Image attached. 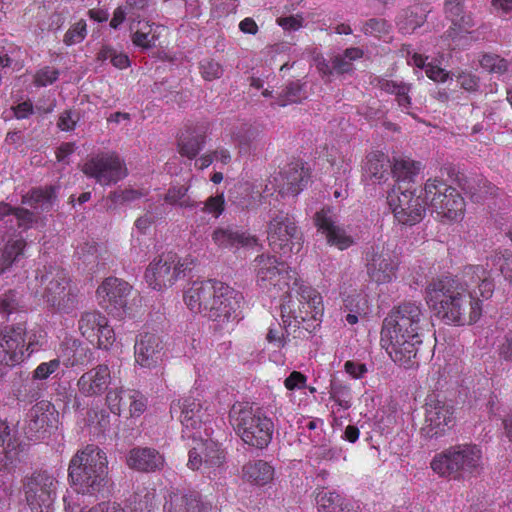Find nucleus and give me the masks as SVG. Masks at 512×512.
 Masks as SVG:
<instances>
[{
  "label": "nucleus",
  "instance_id": "2",
  "mask_svg": "<svg viewBox=\"0 0 512 512\" xmlns=\"http://www.w3.org/2000/svg\"><path fill=\"white\" fill-rule=\"evenodd\" d=\"M425 301L434 315L448 325H470L482 315V300L457 276L433 278L425 288Z\"/></svg>",
  "mask_w": 512,
  "mask_h": 512
},
{
  "label": "nucleus",
  "instance_id": "63",
  "mask_svg": "<svg viewBox=\"0 0 512 512\" xmlns=\"http://www.w3.org/2000/svg\"><path fill=\"white\" fill-rule=\"evenodd\" d=\"M79 121V115L78 113L72 111V110H65L63 111L57 121V127L61 131H72L75 129L77 122Z\"/></svg>",
  "mask_w": 512,
  "mask_h": 512
},
{
  "label": "nucleus",
  "instance_id": "51",
  "mask_svg": "<svg viewBox=\"0 0 512 512\" xmlns=\"http://www.w3.org/2000/svg\"><path fill=\"white\" fill-rule=\"evenodd\" d=\"M127 390L123 389H114L108 391L106 395V403L110 412L116 416H120L121 413L126 412L127 406V398H126Z\"/></svg>",
  "mask_w": 512,
  "mask_h": 512
},
{
  "label": "nucleus",
  "instance_id": "19",
  "mask_svg": "<svg viewBox=\"0 0 512 512\" xmlns=\"http://www.w3.org/2000/svg\"><path fill=\"white\" fill-rule=\"evenodd\" d=\"M78 329L84 338L99 349L108 350L116 340L107 317L98 311L84 312L78 320Z\"/></svg>",
  "mask_w": 512,
  "mask_h": 512
},
{
  "label": "nucleus",
  "instance_id": "39",
  "mask_svg": "<svg viewBox=\"0 0 512 512\" xmlns=\"http://www.w3.org/2000/svg\"><path fill=\"white\" fill-rule=\"evenodd\" d=\"M56 199V188L52 185L31 189L22 198V203L31 207H40L43 211H49Z\"/></svg>",
  "mask_w": 512,
  "mask_h": 512
},
{
  "label": "nucleus",
  "instance_id": "11",
  "mask_svg": "<svg viewBox=\"0 0 512 512\" xmlns=\"http://www.w3.org/2000/svg\"><path fill=\"white\" fill-rule=\"evenodd\" d=\"M27 328L24 322L6 325L0 330V377L22 363L36 350V341L30 337L26 343Z\"/></svg>",
  "mask_w": 512,
  "mask_h": 512
},
{
  "label": "nucleus",
  "instance_id": "4",
  "mask_svg": "<svg viewBox=\"0 0 512 512\" xmlns=\"http://www.w3.org/2000/svg\"><path fill=\"white\" fill-rule=\"evenodd\" d=\"M107 475L106 454L93 444L79 450L69 463L68 476L78 493L94 494L100 491Z\"/></svg>",
  "mask_w": 512,
  "mask_h": 512
},
{
  "label": "nucleus",
  "instance_id": "40",
  "mask_svg": "<svg viewBox=\"0 0 512 512\" xmlns=\"http://www.w3.org/2000/svg\"><path fill=\"white\" fill-rule=\"evenodd\" d=\"M454 418H422L420 435L428 440L446 435L455 425Z\"/></svg>",
  "mask_w": 512,
  "mask_h": 512
},
{
  "label": "nucleus",
  "instance_id": "64",
  "mask_svg": "<svg viewBox=\"0 0 512 512\" xmlns=\"http://www.w3.org/2000/svg\"><path fill=\"white\" fill-rule=\"evenodd\" d=\"M366 303V299L357 292L350 294L343 299L344 308L349 312L360 313L361 311H364Z\"/></svg>",
  "mask_w": 512,
  "mask_h": 512
},
{
  "label": "nucleus",
  "instance_id": "56",
  "mask_svg": "<svg viewBox=\"0 0 512 512\" xmlns=\"http://www.w3.org/2000/svg\"><path fill=\"white\" fill-rule=\"evenodd\" d=\"M87 35V25L85 20L81 19L73 24L65 33L63 42L67 46H72L82 42Z\"/></svg>",
  "mask_w": 512,
  "mask_h": 512
},
{
  "label": "nucleus",
  "instance_id": "52",
  "mask_svg": "<svg viewBox=\"0 0 512 512\" xmlns=\"http://www.w3.org/2000/svg\"><path fill=\"white\" fill-rule=\"evenodd\" d=\"M47 418H24L23 430L28 439L44 438L47 433Z\"/></svg>",
  "mask_w": 512,
  "mask_h": 512
},
{
  "label": "nucleus",
  "instance_id": "7",
  "mask_svg": "<svg viewBox=\"0 0 512 512\" xmlns=\"http://www.w3.org/2000/svg\"><path fill=\"white\" fill-rule=\"evenodd\" d=\"M41 291H37L46 302L60 312L69 313L77 304V295L70 288L67 271L59 266H44L36 273Z\"/></svg>",
  "mask_w": 512,
  "mask_h": 512
},
{
  "label": "nucleus",
  "instance_id": "33",
  "mask_svg": "<svg viewBox=\"0 0 512 512\" xmlns=\"http://www.w3.org/2000/svg\"><path fill=\"white\" fill-rule=\"evenodd\" d=\"M243 478L251 484L264 486L274 478V468L266 461L256 460L242 467Z\"/></svg>",
  "mask_w": 512,
  "mask_h": 512
},
{
  "label": "nucleus",
  "instance_id": "25",
  "mask_svg": "<svg viewBox=\"0 0 512 512\" xmlns=\"http://www.w3.org/2000/svg\"><path fill=\"white\" fill-rule=\"evenodd\" d=\"M279 192L283 195L297 196L308 184L309 170L300 162H291L280 172Z\"/></svg>",
  "mask_w": 512,
  "mask_h": 512
},
{
  "label": "nucleus",
  "instance_id": "27",
  "mask_svg": "<svg viewBox=\"0 0 512 512\" xmlns=\"http://www.w3.org/2000/svg\"><path fill=\"white\" fill-rule=\"evenodd\" d=\"M213 243L221 249H233L239 247H253L258 239L246 231L236 230L231 227H218L212 233Z\"/></svg>",
  "mask_w": 512,
  "mask_h": 512
},
{
  "label": "nucleus",
  "instance_id": "41",
  "mask_svg": "<svg viewBox=\"0 0 512 512\" xmlns=\"http://www.w3.org/2000/svg\"><path fill=\"white\" fill-rule=\"evenodd\" d=\"M427 16L418 13L413 8H406L399 12L395 23L398 30L403 35L412 34L417 28L426 22Z\"/></svg>",
  "mask_w": 512,
  "mask_h": 512
},
{
  "label": "nucleus",
  "instance_id": "6",
  "mask_svg": "<svg viewBox=\"0 0 512 512\" xmlns=\"http://www.w3.org/2000/svg\"><path fill=\"white\" fill-rule=\"evenodd\" d=\"M290 289H296L297 298L294 300L289 294V299L282 304L284 325L299 327L306 321H320L324 312L321 294L315 288L305 285L301 279H298V285H292Z\"/></svg>",
  "mask_w": 512,
  "mask_h": 512
},
{
  "label": "nucleus",
  "instance_id": "61",
  "mask_svg": "<svg viewBox=\"0 0 512 512\" xmlns=\"http://www.w3.org/2000/svg\"><path fill=\"white\" fill-rule=\"evenodd\" d=\"M144 196V194L135 189H124L120 191H113L110 193L109 198L116 204H123L135 201Z\"/></svg>",
  "mask_w": 512,
  "mask_h": 512
},
{
  "label": "nucleus",
  "instance_id": "10",
  "mask_svg": "<svg viewBox=\"0 0 512 512\" xmlns=\"http://www.w3.org/2000/svg\"><path fill=\"white\" fill-rule=\"evenodd\" d=\"M253 267L256 283L263 290L288 294L292 285H298L297 272L274 255H258Z\"/></svg>",
  "mask_w": 512,
  "mask_h": 512
},
{
  "label": "nucleus",
  "instance_id": "50",
  "mask_svg": "<svg viewBox=\"0 0 512 512\" xmlns=\"http://www.w3.org/2000/svg\"><path fill=\"white\" fill-rule=\"evenodd\" d=\"M26 247V241L21 237L15 240H9L3 250H1V255L3 256V263L7 265L9 268L21 255H23L24 249Z\"/></svg>",
  "mask_w": 512,
  "mask_h": 512
},
{
  "label": "nucleus",
  "instance_id": "20",
  "mask_svg": "<svg viewBox=\"0 0 512 512\" xmlns=\"http://www.w3.org/2000/svg\"><path fill=\"white\" fill-rule=\"evenodd\" d=\"M231 422L242 440L253 447H266L272 438L271 418H232Z\"/></svg>",
  "mask_w": 512,
  "mask_h": 512
},
{
  "label": "nucleus",
  "instance_id": "49",
  "mask_svg": "<svg viewBox=\"0 0 512 512\" xmlns=\"http://www.w3.org/2000/svg\"><path fill=\"white\" fill-rule=\"evenodd\" d=\"M330 398L340 407L348 409L352 404V390L350 385L341 381H332L330 386Z\"/></svg>",
  "mask_w": 512,
  "mask_h": 512
},
{
  "label": "nucleus",
  "instance_id": "3",
  "mask_svg": "<svg viewBox=\"0 0 512 512\" xmlns=\"http://www.w3.org/2000/svg\"><path fill=\"white\" fill-rule=\"evenodd\" d=\"M183 300L191 312L225 323L236 317L243 296L221 281L208 279L193 282L184 292Z\"/></svg>",
  "mask_w": 512,
  "mask_h": 512
},
{
  "label": "nucleus",
  "instance_id": "28",
  "mask_svg": "<svg viewBox=\"0 0 512 512\" xmlns=\"http://www.w3.org/2000/svg\"><path fill=\"white\" fill-rule=\"evenodd\" d=\"M460 281L472 291L471 286H477L479 298L487 300L492 297L494 292V283L489 276V272L482 265H466L462 270Z\"/></svg>",
  "mask_w": 512,
  "mask_h": 512
},
{
  "label": "nucleus",
  "instance_id": "58",
  "mask_svg": "<svg viewBox=\"0 0 512 512\" xmlns=\"http://www.w3.org/2000/svg\"><path fill=\"white\" fill-rule=\"evenodd\" d=\"M287 327V325H285ZM289 333L287 328L281 327L280 324L272 325L269 327L266 334V340L277 349H281L286 346L288 342Z\"/></svg>",
  "mask_w": 512,
  "mask_h": 512
},
{
  "label": "nucleus",
  "instance_id": "34",
  "mask_svg": "<svg viewBox=\"0 0 512 512\" xmlns=\"http://www.w3.org/2000/svg\"><path fill=\"white\" fill-rule=\"evenodd\" d=\"M315 502L318 512H353L351 504L334 491L319 490Z\"/></svg>",
  "mask_w": 512,
  "mask_h": 512
},
{
  "label": "nucleus",
  "instance_id": "35",
  "mask_svg": "<svg viewBox=\"0 0 512 512\" xmlns=\"http://www.w3.org/2000/svg\"><path fill=\"white\" fill-rule=\"evenodd\" d=\"M365 173L374 181H385L391 171V164L388 156L383 152L376 151L367 155L364 166Z\"/></svg>",
  "mask_w": 512,
  "mask_h": 512
},
{
  "label": "nucleus",
  "instance_id": "32",
  "mask_svg": "<svg viewBox=\"0 0 512 512\" xmlns=\"http://www.w3.org/2000/svg\"><path fill=\"white\" fill-rule=\"evenodd\" d=\"M205 142L206 132L203 128L187 127L178 138V152L181 156L192 160L203 149Z\"/></svg>",
  "mask_w": 512,
  "mask_h": 512
},
{
  "label": "nucleus",
  "instance_id": "1",
  "mask_svg": "<svg viewBox=\"0 0 512 512\" xmlns=\"http://www.w3.org/2000/svg\"><path fill=\"white\" fill-rule=\"evenodd\" d=\"M428 325L420 303L406 301L392 308L384 318L380 343L399 366H418L417 355L422 344V331Z\"/></svg>",
  "mask_w": 512,
  "mask_h": 512
},
{
  "label": "nucleus",
  "instance_id": "14",
  "mask_svg": "<svg viewBox=\"0 0 512 512\" xmlns=\"http://www.w3.org/2000/svg\"><path fill=\"white\" fill-rule=\"evenodd\" d=\"M387 203L395 220L401 225L413 226L422 221L426 213V201L415 190L393 187L387 195Z\"/></svg>",
  "mask_w": 512,
  "mask_h": 512
},
{
  "label": "nucleus",
  "instance_id": "36",
  "mask_svg": "<svg viewBox=\"0 0 512 512\" xmlns=\"http://www.w3.org/2000/svg\"><path fill=\"white\" fill-rule=\"evenodd\" d=\"M234 137L240 152L250 153L262 146L263 131L258 126L243 124Z\"/></svg>",
  "mask_w": 512,
  "mask_h": 512
},
{
  "label": "nucleus",
  "instance_id": "60",
  "mask_svg": "<svg viewBox=\"0 0 512 512\" xmlns=\"http://www.w3.org/2000/svg\"><path fill=\"white\" fill-rule=\"evenodd\" d=\"M182 425L184 437L192 438L194 442L203 439L200 432L203 422L200 418H184Z\"/></svg>",
  "mask_w": 512,
  "mask_h": 512
},
{
  "label": "nucleus",
  "instance_id": "9",
  "mask_svg": "<svg viewBox=\"0 0 512 512\" xmlns=\"http://www.w3.org/2000/svg\"><path fill=\"white\" fill-rule=\"evenodd\" d=\"M192 258H181L176 252L162 253L145 270L144 278L150 288L156 291L172 287L180 278L191 271Z\"/></svg>",
  "mask_w": 512,
  "mask_h": 512
},
{
  "label": "nucleus",
  "instance_id": "47",
  "mask_svg": "<svg viewBox=\"0 0 512 512\" xmlns=\"http://www.w3.org/2000/svg\"><path fill=\"white\" fill-rule=\"evenodd\" d=\"M392 25L384 18H370L366 20L361 31L367 36L381 39L391 33Z\"/></svg>",
  "mask_w": 512,
  "mask_h": 512
},
{
  "label": "nucleus",
  "instance_id": "48",
  "mask_svg": "<svg viewBox=\"0 0 512 512\" xmlns=\"http://www.w3.org/2000/svg\"><path fill=\"white\" fill-rule=\"evenodd\" d=\"M99 61L109 60L111 64L118 69H126L130 66V59L127 54L117 51L115 48L104 45L97 54Z\"/></svg>",
  "mask_w": 512,
  "mask_h": 512
},
{
  "label": "nucleus",
  "instance_id": "37",
  "mask_svg": "<svg viewBox=\"0 0 512 512\" xmlns=\"http://www.w3.org/2000/svg\"><path fill=\"white\" fill-rule=\"evenodd\" d=\"M160 26H156L154 23L149 21H138V27L134 30V25L131 24L130 30L132 31L131 40L136 47L142 49H150L156 46V42L159 39L157 29Z\"/></svg>",
  "mask_w": 512,
  "mask_h": 512
},
{
  "label": "nucleus",
  "instance_id": "5",
  "mask_svg": "<svg viewBox=\"0 0 512 512\" xmlns=\"http://www.w3.org/2000/svg\"><path fill=\"white\" fill-rule=\"evenodd\" d=\"M423 191L427 206L440 221L453 222L463 218L465 200L455 187L435 177L426 180Z\"/></svg>",
  "mask_w": 512,
  "mask_h": 512
},
{
  "label": "nucleus",
  "instance_id": "38",
  "mask_svg": "<svg viewBox=\"0 0 512 512\" xmlns=\"http://www.w3.org/2000/svg\"><path fill=\"white\" fill-rule=\"evenodd\" d=\"M423 409L425 416H451L455 411V405L444 394L431 392L425 398Z\"/></svg>",
  "mask_w": 512,
  "mask_h": 512
},
{
  "label": "nucleus",
  "instance_id": "26",
  "mask_svg": "<svg viewBox=\"0 0 512 512\" xmlns=\"http://www.w3.org/2000/svg\"><path fill=\"white\" fill-rule=\"evenodd\" d=\"M314 222L318 230L326 237L327 243L337 247L339 250H346L354 244L353 238L348 235L344 228L335 225L324 209L316 212Z\"/></svg>",
  "mask_w": 512,
  "mask_h": 512
},
{
  "label": "nucleus",
  "instance_id": "21",
  "mask_svg": "<svg viewBox=\"0 0 512 512\" xmlns=\"http://www.w3.org/2000/svg\"><path fill=\"white\" fill-rule=\"evenodd\" d=\"M11 420L0 418V444L3 447L0 452V465L5 469L15 467L20 462V453L23 451V445L18 439L19 431L16 429L20 421H15V418Z\"/></svg>",
  "mask_w": 512,
  "mask_h": 512
},
{
  "label": "nucleus",
  "instance_id": "55",
  "mask_svg": "<svg viewBox=\"0 0 512 512\" xmlns=\"http://www.w3.org/2000/svg\"><path fill=\"white\" fill-rule=\"evenodd\" d=\"M199 70L201 76L206 81H213L215 79H219L224 72L222 65L212 58H205L201 60L199 62Z\"/></svg>",
  "mask_w": 512,
  "mask_h": 512
},
{
  "label": "nucleus",
  "instance_id": "8",
  "mask_svg": "<svg viewBox=\"0 0 512 512\" xmlns=\"http://www.w3.org/2000/svg\"><path fill=\"white\" fill-rule=\"evenodd\" d=\"M481 457L476 445H455L436 454L430 466L441 477L460 479L463 473H472L480 466Z\"/></svg>",
  "mask_w": 512,
  "mask_h": 512
},
{
  "label": "nucleus",
  "instance_id": "15",
  "mask_svg": "<svg viewBox=\"0 0 512 512\" xmlns=\"http://www.w3.org/2000/svg\"><path fill=\"white\" fill-rule=\"evenodd\" d=\"M133 287L125 280L107 277L98 286V304L110 315L122 318L131 311L130 300Z\"/></svg>",
  "mask_w": 512,
  "mask_h": 512
},
{
  "label": "nucleus",
  "instance_id": "30",
  "mask_svg": "<svg viewBox=\"0 0 512 512\" xmlns=\"http://www.w3.org/2000/svg\"><path fill=\"white\" fill-rule=\"evenodd\" d=\"M163 512H205L197 492H172L163 506Z\"/></svg>",
  "mask_w": 512,
  "mask_h": 512
},
{
  "label": "nucleus",
  "instance_id": "59",
  "mask_svg": "<svg viewBox=\"0 0 512 512\" xmlns=\"http://www.w3.org/2000/svg\"><path fill=\"white\" fill-rule=\"evenodd\" d=\"M202 212L212 215L214 218H219L225 210L224 194L220 193L215 196H210L203 203Z\"/></svg>",
  "mask_w": 512,
  "mask_h": 512
},
{
  "label": "nucleus",
  "instance_id": "54",
  "mask_svg": "<svg viewBox=\"0 0 512 512\" xmlns=\"http://www.w3.org/2000/svg\"><path fill=\"white\" fill-rule=\"evenodd\" d=\"M126 398V411L129 412L130 416H134L135 414L140 415L146 411L147 399L140 391L127 390Z\"/></svg>",
  "mask_w": 512,
  "mask_h": 512
},
{
  "label": "nucleus",
  "instance_id": "23",
  "mask_svg": "<svg viewBox=\"0 0 512 512\" xmlns=\"http://www.w3.org/2000/svg\"><path fill=\"white\" fill-rule=\"evenodd\" d=\"M164 345L154 333H141L134 345L135 361L142 367H153L161 359Z\"/></svg>",
  "mask_w": 512,
  "mask_h": 512
},
{
  "label": "nucleus",
  "instance_id": "24",
  "mask_svg": "<svg viewBox=\"0 0 512 512\" xmlns=\"http://www.w3.org/2000/svg\"><path fill=\"white\" fill-rule=\"evenodd\" d=\"M371 84L387 94L394 95L399 108L413 118H416L413 113L408 111L412 106V98L410 96L412 90L411 83L387 76H375L371 80Z\"/></svg>",
  "mask_w": 512,
  "mask_h": 512
},
{
  "label": "nucleus",
  "instance_id": "18",
  "mask_svg": "<svg viewBox=\"0 0 512 512\" xmlns=\"http://www.w3.org/2000/svg\"><path fill=\"white\" fill-rule=\"evenodd\" d=\"M226 455L220 444L211 438L195 441L188 452L187 467L192 471L210 475L221 468Z\"/></svg>",
  "mask_w": 512,
  "mask_h": 512
},
{
  "label": "nucleus",
  "instance_id": "42",
  "mask_svg": "<svg viewBox=\"0 0 512 512\" xmlns=\"http://www.w3.org/2000/svg\"><path fill=\"white\" fill-rule=\"evenodd\" d=\"M190 186L187 185H173L167 190L164 201L173 206H178L184 209H194L200 205V202L195 201L188 195Z\"/></svg>",
  "mask_w": 512,
  "mask_h": 512
},
{
  "label": "nucleus",
  "instance_id": "53",
  "mask_svg": "<svg viewBox=\"0 0 512 512\" xmlns=\"http://www.w3.org/2000/svg\"><path fill=\"white\" fill-rule=\"evenodd\" d=\"M452 26L446 31V34L451 39L460 37L462 33H468L474 26V20L471 14L462 13L456 19L451 21Z\"/></svg>",
  "mask_w": 512,
  "mask_h": 512
},
{
  "label": "nucleus",
  "instance_id": "17",
  "mask_svg": "<svg viewBox=\"0 0 512 512\" xmlns=\"http://www.w3.org/2000/svg\"><path fill=\"white\" fill-rule=\"evenodd\" d=\"M58 482L47 472H34L23 479L26 501L32 512H54Z\"/></svg>",
  "mask_w": 512,
  "mask_h": 512
},
{
  "label": "nucleus",
  "instance_id": "16",
  "mask_svg": "<svg viewBox=\"0 0 512 512\" xmlns=\"http://www.w3.org/2000/svg\"><path fill=\"white\" fill-rule=\"evenodd\" d=\"M365 267L369 279L378 284H388L396 278L400 258L385 244L372 245L365 252Z\"/></svg>",
  "mask_w": 512,
  "mask_h": 512
},
{
  "label": "nucleus",
  "instance_id": "44",
  "mask_svg": "<svg viewBox=\"0 0 512 512\" xmlns=\"http://www.w3.org/2000/svg\"><path fill=\"white\" fill-rule=\"evenodd\" d=\"M306 98V92L303 85L297 82L289 83L278 95L274 104L285 107L290 104L301 102Z\"/></svg>",
  "mask_w": 512,
  "mask_h": 512
},
{
  "label": "nucleus",
  "instance_id": "31",
  "mask_svg": "<svg viewBox=\"0 0 512 512\" xmlns=\"http://www.w3.org/2000/svg\"><path fill=\"white\" fill-rule=\"evenodd\" d=\"M127 464L132 469L151 472L160 469L164 464V459L155 449L138 447L129 452Z\"/></svg>",
  "mask_w": 512,
  "mask_h": 512
},
{
  "label": "nucleus",
  "instance_id": "12",
  "mask_svg": "<svg viewBox=\"0 0 512 512\" xmlns=\"http://www.w3.org/2000/svg\"><path fill=\"white\" fill-rule=\"evenodd\" d=\"M267 240L269 247L275 253L286 256L301 250L303 235L295 219L288 213L280 211L268 222Z\"/></svg>",
  "mask_w": 512,
  "mask_h": 512
},
{
  "label": "nucleus",
  "instance_id": "22",
  "mask_svg": "<svg viewBox=\"0 0 512 512\" xmlns=\"http://www.w3.org/2000/svg\"><path fill=\"white\" fill-rule=\"evenodd\" d=\"M112 376L107 364H98L83 373L77 381L80 395L97 397L103 395L111 384Z\"/></svg>",
  "mask_w": 512,
  "mask_h": 512
},
{
  "label": "nucleus",
  "instance_id": "29",
  "mask_svg": "<svg viewBox=\"0 0 512 512\" xmlns=\"http://www.w3.org/2000/svg\"><path fill=\"white\" fill-rule=\"evenodd\" d=\"M90 349L75 338H65L60 344L57 360L65 367L83 365L89 360Z\"/></svg>",
  "mask_w": 512,
  "mask_h": 512
},
{
  "label": "nucleus",
  "instance_id": "45",
  "mask_svg": "<svg viewBox=\"0 0 512 512\" xmlns=\"http://www.w3.org/2000/svg\"><path fill=\"white\" fill-rule=\"evenodd\" d=\"M202 406L198 400L192 396H185L170 405L171 416H192L201 412Z\"/></svg>",
  "mask_w": 512,
  "mask_h": 512
},
{
  "label": "nucleus",
  "instance_id": "43",
  "mask_svg": "<svg viewBox=\"0 0 512 512\" xmlns=\"http://www.w3.org/2000/svg\"><path fill=\"white\" fill-rule=\"evenodd\" d=\"M421 169V162L409 158L395 159L393 165H391V173L397 182H410Z\"/></svg>",
  "mask_w": 512,
  "mask_h": 512
},
{
  "label": "nucleus",
  "instance_id": "62",
  "mask_svg": "<svg viewBox=\"0 0 512 512\" xmlns=\"http://www.w3.org/2000/svg\"><path fill=\"white\" fill-rule=\"evenodd\" d=\"M59 365L60 360L57 359H53L48 362H42L33 371V378L37 380H45L57 371Z\"/></svg>",
  "mask_w": 512,
  "mask_h": 512
},
{
  "label": "nucleus",
  "instance_id": "57",
  "mask_svg": "<svg viewBox=\"0 0 512 512\" xmlns=\"http://www.w3.org/2000/svg\"><path fill=\"white\" fill-rule=\"evenodd\" d=\"M59 74L58 69L50 66H44L34 74L33 83L36 87H46L57 81Z\"/></svg>",
  "mask_w": 512,
  "mask_h": 512
},
{
  "label": "nucleus",
  "instance_id": "13",
  "mask_svg": "<svg viewBox=\"0 0 512 512\" xmlns=\"http://www.w3.org/2000/svg\"><path fill=\"white\" fill-rule=\"evenodd\" d=\"M81 171L102 186L116 184L128 175L124 159L114 151H100L89 156Z\"/></svg>",
  "mask_w": 512,
  "mask_h": 512
},
{
  "label": "nucleus",
  "instance_id": "46",
  "mask_svg": "<svg viewBox=\"0 0 512 512\" xmlns=\"http://www.w3.org/2000/svg\"><path fill=\"white\" fill-rule=\"evenodd\" d=\"M480 66L489 73L505 74L510 67L509 60L493 53H482L479 59Z\"/></svg>",
  "mask_w": 512,
  "mask_h": 512
}]
</instances>
